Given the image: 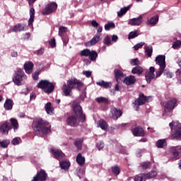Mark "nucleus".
<instances>
[{"instance_id": "f257e3e1", "label": "nucleus", "mask_w": 181, "mask_h": 181, "mask_svg": "<svg viewBox=\"0 0 181 181\" xmlns=\"http://www.w3.org/2000/svg\"><path fill=\"white\" fill-rule=\"evenodd\" d=\"M33 128L35 133V135H39L40 134V131L45 135H47V134H50L52 126L49 122L44 121L42 119H37L33 121Z\"/></svg>"}, {"instance_id": "f03ea898", "label": "nucleus", "mask_w": 181, "mask_h": 181, "mask_svg": "<svg viewBox=\"0 0 181 181\" xmlns=\"http://www.w3.org/2000/svg\"><path fill=\"white\" fill-rule=\"evenodd\" d=\"M83 87V83L77 80L76 78H71L67 81V84H64L62 87V91L64 95L66 97H70L71 95V90L73 88H77L80 91V88Z\"/></svg>"}, {"instance_id": "7ed1b4c3", "label": "nucleus", "mask_w": 181, "mask_h": 181, "mask_svg": "<svg viewBox=\"0 0 181 181\" xmlns=\"http://www.w3.org/2000/svg\"><path fill=\"white\" fill-rule=\"evenodd\" d=\"M37 88H40L44 93L51 94L54 91V83L49 81L48 80H41L37 84Z\"/></svg>"}, {"instance_id": "20e7f679", "label": "nucleus", "mask_w": 181, "mask_h": 181, "mask_svg": "<svg viewBox=\"0 0 181 181\" xmlns=\"http://www.w3.org/2000/svg\"><path fill=\"white\" fill-rule=\"evenodd\" d=\"M171 129H175V132L172 133V138L173 139H181V124L177 122H173L169 124Z\"/></svg>"}, {"instance_id": "39448f33", "label": "nucleus", "mask_w": 181, "mask_h": 181, "mask_svg": "<svg viewBox=\"0 0 181 181\" xmlns=\"http://www.w3.org/2000/svg\"><path fill=\"white\" fill-rule=\"evenodd\" d=\"M27 77L21 69H18L16 71L14 77L13 78V81L16 86H22Z\"/></svg>"}, {"instance_id": "423d86ee", "label": "nucleus", "mask_w": 181, "mask_h": 181, "mask_svg": "<svg viewBox=\"0 0 181 181\" xmlns=\"http://www.w3.org/2000/svg\"><path fill=\"white\" fill-rule=\"evenodd\" d=\"M177 100L176 98H171L164 106L165 113L163 115H171L172 110L176 107Z\"/></svg>"}, {"instance_id": "0eeeda50", "label": "nucleus", "mask_w": 181, "mask_h": 181, "mask_svg": "<svg viewBox=\"0 0 181 181\" xmlns=\"http://www.w3.org/2000/svg\"><path fill=\"white\" fill-rule=\"evenodd\" d=\"M149 100H151V97L146 98L144 93H141L139 98H137L133 103L134 110H136V111H139V105H144V104H145L146 101H149Z\"/></svg>"}, {"instance_id": "6e6552de", "label": "nucleus", "mask_w": 181, "mask_h": 181, "mask_svg": "<svg viewBox=\"0 0 181 181\" xmlns=\"http://www.w3.org/2000/svg\"><path fill=\"white\" fill-rule=\"evenodd\" d=\"M73 111L76 117H79L81 121L83 122L84 119H86V116L83 114V110H81V106L77 103V101H74L72 105Z\"/></svg>"}, {"instance_id": "1a4fd4ad", "label": "nucleus", "mask_w": 181, "mask_h": 181, "mask_svg": "<svg viewBox=\"0 0 181 181\" xmlns=\"http://www.w3.org/2000/svg\"><path fill=\"white\" fill-rule=\"evenodd\" d=\"M81 55L85 57H89L92 62H95L97 57H98V54L95 51H90L88 49H85L81 52Z\"/></svg>"}, {"instance_id": "9d476101", "label": "nucleus", "mask_w": 181, "mask_h": 181, "mask_svg": "<svg viewBox=\"0 0 181 181\" xmlns=\"http://www.w3.org/2000/svg\"><path fill=\"white\" fill-rule=\"evenodd\" d=\"M57 9V4L54 3V2H51L49 4H48L46 7L45 9H44L42 11V14L43 15H49L50 13H52V12H54V11H56Z\"/></svg>"}, {"instance_id": "9b49d317", "label": "nucleus", "mask_w": 181, "mask_h": 181, "mask_svg": "<svg viewBox=\"0 0 181 181\" xmlns=\"http://www.w3.org/2000/svg\"><path fill=\"white\" fill-rule=\"evenodd\" d=\"M12 129V126L8 122H4L0 126V132L2 135H8L9 134V130Z\"/></svg>"}, {"instance_id": "f8f14e48", "label": "nucleus", "mask_w": 181, "mask_h": 181, "mask_svg": "<svg viewBox=\"0 0 181 181\" xmlns=\"http://www.w3.org/2000/svg\"><path fill=\"white\" fill-rule=\"evenodd\" d=\"M28 25L25 23H18L13 27L12 29L8 30V33H11V32H22L23 30H27Z\"/></svg>"}, {"instance_id": "ddd939ff", "label": "nucleus", "mask_w": 181, "mask_h": 181, "mask_svg": "<svg viewBox=\"0 0 181 181\" xmlns=\"http://www.w3.org/2000/svg\"><path fill=\"white\" fill-rule=\"evenodd\" d=\"M122 115V112L119 109H117L115 107H113L110 110V118H112L113 119L117 120Z\"/></svg>"}, {"instance_id": "4468645a", "label": "nucleus", "mask_w": 181, "mask_h": 181, "mask_svg": "<svg viewBox=\"0 0 181 181\" xmlns=\"http://www.w3.org/2000/svg\"><path fill=\"white\" fill-rule=\"evenodd\" d=\"M101 40V34H97L95 35L90 41L86 42L85 45L86 47H91V46H94V45H97L98 42Z\"/></svg>"}, {"instance_id": "2eb2a0df", "label": "nucleus", "mask_w": 181, "mask_h": 181, "mask_svg": "<svg viewBox=\"0 0 181 181\" xmlns=\"http://www.w3.org/2000/svg\"><path fill=\"white\" fill-rule=\"evenodd\" d=\"M155 67L151 66L149 71L146 73L145 77L147 83H151L155 78Z\"/></svg>"}, {"instance_id": "dca6fc26", "label": "nucleus", "mask_w": 181, "mask_h": 181, "mask_svg": "<svg viewBox=\"0 0 181 181\" xmlns=\"http://www.w3.org/2000/svg\"><path fill=\"white\" fill-rule=\"evenodd\" d=\"M77 118H80V117L69 116L66 119V124L70 127H77L78 125V119Z\"/></svg>"}, {"instance_id": "f3484780", "label": "nucleus", "mask_w": 181, "mask_h": 181, "mask_svg": "<svg viewBox=\"0 0 181 181\" xmlns=\"http://www.w3.org/2000/svg\"><path fill=\"white\" fill-rule=\"evenodd\" d=\"M165 59L166 57L165 55H158L156 58V64L160 66V67L165 69V67H166V62H165Z\"/></svg>"}, {"instance_id": "a211bd4d", "label": "nucleus", "mask_w": 181, "mask_h": 181, "mask_svg": "<svg viewBox=\"0 0 181 181\" xmlns=\"http://www.w3.org/2000/svg\"><path fill=\"white\" fill-rule=\"evenodd\" d=\"M142 23V16L134 18L129 20L128 24L131 26H139Z\"/></svg>"}, {"instance_id": "6ab92c4d", "label": "nucleus", "mask_w": 181, "mask_h": 181, "mask_svg": "<svg viewBox=\"0 0 181 181\" xmlns=\"http://www.w3.org/2000/svg\"><path fill=\"white\" fill-rule=\"evenodd\" d=\"M46 177H47L46 173L43 170H41L36 176L33 177L32 181H45L46 180Z\"/></svg>"}, {"instance_id": "aec40b11", "label": "nucleus", "mask_w": 181, "mask_h": 181, "mask_svg": "<svg viewBox=\"0 0 181 181\" xmlns=\"http://www.w3.org/2000/svg\"><path fill=\"white\" fill-rule=\"evenodd\" d=\"M136 81V78L132 75L129 76L124 79V83L126 84V86H132L133 84H135Z\"/></svg>"}, {"instance_id": "412c9836", "label": "nucleus", "mask_w": 181, "mask_h": 181, "mask_svg": "<svg viewBox=\"0 0 181 181\" xmlns=\"http://www.w3.org/2000/svg\"><path fill=\"white\" fill-rule=\"evenodd\" d=\"M132 134L134 136H144L145 132H144V129L141 127H135L132 129Z\"/></svg>"}, {"instance_id": "4be33fe9", "label": "nucleus", "mask_w": 181, "mask_h": 181, "mask_svg": "<svg viewBox=\"0 0 181 181\" xmlns=\"http://www.w3.org/2000/svg\"><path fill=\"white\" fill-rule=\"evenodd\" d=\"M50 153H52V155H54L56 159H60L63 158V156H64V153H63L62 151L57 150L56 148H51Z\"/></svg>"}, {"instance_id": "5701e85b", "label": "nucleus", "mask_w": 181, "mask_h": 181, "mask_svg": "<svg viewBox=\"0 0 181 181\" xmlns=\"http://www.w3.org/2000/svg\"><path fill=\"white\" fill-rule=\"evenodd\" d=\"M24 69L25 71V73L28 74H30L33 70V63L32 62H26L24 64Z\"/></svg>"}, {"instance_id": "b1692460", "label": "nucleus", "mask_w": 181, "mask_h": 181, "mask_svg": "<svg viewBox=\"0 0 181 181\" xmlns=\"http://www.w3.org/2000/svg\"><path fill=\"white\" fill-rule=\"evenodd\" d=\"M115 75L117 83H119V81H121V80L124 77V74L118 69H115Z\"/></svg>"}, {"instance_id": "393cba45", "label": "nucleus", "mask_w": 181, "mask_h": 181, "mask_svg": "<svg viewBox=\"0 0 181 181\" xmlns=\"http://www.w3.org/2000/svg\"><path fill=\"white\" fill-rule=\"evenodd\" d=\"M4 107L6 111H10L13 107V102L11 99H7L4 103Z\"/></svg>"}, {"instance_id": "a878e982", "label": "nucleus", "mask_w": 181, "mask_h": 181, "mask_svg": "<svg viewBox=\"0 0 181 181\" xmlns=\"http://www.w3.org/2000/svg\"><path fill=\"white\" fill-rule=\"evenodd\" d=\"M132 74H138V76H141L144 73V68L137 66L132 69Z\"/></svg>"}, {"instance_id": "bb28decb", "label": "nucleus", "mask_w": 181, "mask_h": 181, "mask_svg": "<svg viewBox=\"0 0 181 181\" xmlns=\"http://www.w3.org/2000/svg\"><path fill=\"white\" fill-rule=\"evenodd\" d=\"M98 126L103 131L107 130V128H108V125L107 124V122L104 121V119L99 120V122H98Z\"/></svg>"}, {"instance_id": "cd10ccee", "label": "nucleus", "mask_w": 181, "mask_h": 181, "mask_svg": "<svg viewBox=\"0 0 181 181\" xmlns=\"http://www.w3.org/2000/svg\"><path fill=\"white\" fill-rule=\"evenodd\" d=\"M35 19V8H31L30 9V18L28 20V25H32Z\"/></svg>"}, {"instance_id": "c85d7f7f", "label": "nucleus", "mask_w": 181, "mask_h": 181, "mask_svg": "<svg viewBox=\"0 0 181 181\" xmlns=\"http://www.w3.org/2000/svg\"><path fill=\"white\" fill-rule=\"evenodd\" d=\"M128 11H129V6L122 8L119 11L117 12V16H119V18L124 16V15H125L126 12H128Z\"/></svg>"}, {"instance_id": "c756f323", "label": "nucleus", "mask_w": 181, "mask_h": 181, "mask_svg": "<svg viewBox=\"0 0 181 181\" xmlns=\"http://www.w3.org/2000/svg\"><path fill=\"white\" fill-rule=\"evenodd\" d=\"M157 148H166L167 144L165 139H160L156 144Z\"/></svg>"}, {"instance_id": "7c9ffc66", "label": "nucleus", "mask_w": 181, "mask_h": 181, "mask_svg": "<svg viewBox=\"0 0 181 181\" xmlns=\"http://www.w3.org/2000/svg\"><path fill=\"white\" fill-rule=\"evenodd\" d=\"M76 162L79 165H84L86 163V158L81 156V153H78L77 157H76Z\"/></svg>"}, {"instance_id": "2f4dec72", "label": "nucleus", "mask_w": 181, "mask_h": 181, "mask_svg": "<svg viewBox=\"0 0 181 181\" xmlns=\"http://www.w3.org/2000/svg\"><path fill=\"white\" fill-rule=\"evenodd\" d=\"M96 84L98 86H100V87H104V88H109L110 87H111V83L105 82L104 81L97 82Z\"/></svg>"}, {"instance_id": "473e14b6", "label": "nucleus", "mask_w": 181, "mask_h": 181, "mask_svg": "<svg viewBox=\"0 0 181 181\" xmlns=\"http://www.w3.org/2000/svg\"><path fill=\"white\" fill-rule=\"evenodd\" d=\"M157 175L156 171L152 170L147 174H144V176H146V179H153V177H156Z\"/></svg>"}, {"instance_id": "72a5a7b5", "label": "nucleus", "mask_w": 181, "mask_h": 181, "mask_svg": "<svg viewBox=\"0 0 181 181\" xmlns=\"http://www.w3.org/2000/svg\"><path fill=\"white\" fill-rule=\"evenodd\" d=\"M45 110L47 114H49V115L53 114V111L54 110V109H53V107H52V103L50 102L47 103L45 105Z\"/></svg>"}, {"instance_id": "f704fd0d", "label": "nucleus", "mask_w": 181, "mask_h": 181, "mask_svg": "<svg viewBox=\"0 0 181 181\" xmlns=\"http://www.w3.org/2000/svg\"><path fill=\"white\" fill-rule=\"evenodd\" d=\"M60 166H61L62 169H64V170H67L70 168V162L62 161L60 163Z\"/></svg>"}, {"instance_id": "c9c22d12", "label": "nucleus", "mask_w": 181, "mask_h": 181, "mask_svg": "<svg viewBox=\"0 0 181 181\" xmlns=\"http://www.w3.org/2000/svg\"><path fill=\"white\" fill-rule=\"evenodd\" d=\"M10 122L13 125L14 131H16V129H18V128H19V124H18V120L17 119H16L14 118H11L10 119Z\"/></svg>"}, {"instance_id": "e433bc0d", "label": "nucleus", "mask_w": 181, "mask_h": 181, "mask_svg": "<svg viewBox=\"0 0 181 181\" xmlns=\"http://www.w3.org/2000/svg\"><path fill=\"white\" fill-rule=\"evenodd\" d=\"M139 35V33H138V30L132 31L129 34L128 39L129 40L134 39V37H138Z\"/></svg>"}, {"instance_id": "4c0bfd02", "label": "nucleus", "mask_w": 181, "mask_h": 181, "mask_svg": "<svg viewBox=\"0 0 181 181\" xmlns=\"http://www.w3.org/2000/svg\"><path fill=\"white\" fill-rule=\"evenodd\" d=\"M135 181H145L146 180V175L145 174H139L136 176Z\"/></svg>"}, {"instance_id": "58836bf2", "label": "nucleus", "mask_w": 181, "mask_h": 181, "mask_svg": "<svg viewBox=\"0 0 181 181\" xmlns=\"http://www.w3.org/2000/svg\"><path fill=\"white\" fill-rule=\"evenodd\" d=\"M145 49H146V55L148 57H151V56H152V52H153L152 46H146Z\"/></svg>"}, {"instance_id": "ea45409f", "label": "nucleus", "mask_w": 181, "mask_h": 181, "mask_svg": "<svg viewBox=\"0 0 181 181\" xmlns=\"http://www.w3.org/2000/svg\"><path fill=\"white\" fill-rule=\"evenodd\" d=\"M159 18L158 16H153L151 19L148 21L150 25H156L157 22H158Z\"/></svg>"}, {"instance_id": "a19ab883", "label": "nucleus", "mask_w": 181, "mask_h": 181, "mask_svg": "<svg viewBox=\"0 0 181 181\" xmlns=\"http://www.w3.org/2000/svg\"><path fill=\"white\" fill-rule=\"evenodd\" d=\"M11 141L9 140H3L0 141V148H6L9 146Z\"/></svg>"}, {"instance_id": "79ce46f5", "label": "nucleus", "mask_w": 181, "mask_h": 181, "mask_svg": "<svg viewBox=\"0 0 181 181\" xmlns=\"http://www.w3.org/2000/svg\"><path fill=\"white\" fill-rule=\"evenodd\" d=\"M115 28V24L114 23H109L105 25V30H110V29H114Z\"/></svg>"}, {"instance_id": "37998d69", "label": "nucleus", "mask_w": 181, "mask_h": 181, "mask_svg": "<svg viewBox=\"0 0 181 181\" xmlns=\"http://www.w3.org/2000/svg\"><path fill=\"white\" fill-rule=\"evenodd\" d=\"M173 49H180L181 47V41L177 40L173 43Z\"/></svg>"}, {"instance_id": "c03bdc74", "label": "nucleus", "mask_w": 181, "mask_h": 181, "mask_svg": "<svg viewBox=\"0 0 181 181\" xmlns=\"http://www.w3.org/2000/svg\"><path fill=\"white\" fill-rule=\"evenodd\" d=\"M66 32H67V28L64 26L59 27V36H63V33H66Z\"/></svg>"}, {"instance_id": "a18cd8bd", "label": "nucleus", "mask_w": 181, "mask_h": 181, "mask_svg": "<svg viewBox=\"0 0 181 181\" xmlns=\"http://www.w3.org/2000/svg\"><path fill=\"white\" fill-rule=\"evenodd\" d=\"M96 101H97V103H108V100H107V98H105L104 97L97 98Z\"/></svg>"}, {"instance_id": "49530a36", "label": "nucleus", "mask_w": 181, "mask_h": 181, "mask_svg": "<svg viewBox=\"0 0 181 181\" xmlns=\"http://www.w3.org/2000/svg\"><path fill=\"white\" fill-rule=\"evenodd\" d=\"M112 172L114 175H119V167L115 165L112 168Z\"/></svg>"}, {"instance_id": "de8ad7c7", "label": "nucleus", "mask_w": 181, "mask_h": 181, "mask_svg": "<svg viewBox=\"0 0 181 181\" xmlns=\"http://www.w3.org/2000/svg\"><path fill=\"white\" fill-rule=\"evenodd\" d=\"M130 63L132 66H139V64H141V62H139V60L138 59V58L132 59L130 61Z\"/></svg>"}, {"instance_id": "09e8293b", "label": "nucleus", "mask_w": 181, "mask_h": 181, "mask_svg": "<svg viewBox=\"0 0 181 181\" xmlns=\"http://www.w3.org/2000/svg\"><path fill=\"white\" fill-rule=\"evenodd\" d=\"M163 71H165V68L160 67L159 70L156 71V78H158V77H160Z\"/></svg>"}, {"instance_id": "8fccbe9b", "label": "nucleus", "mask_w": 181, "mask_h": 181, "mask_svg": "<svg viewBox=\"0 0 181 181\" xmlns=\"http://www.w3.org/2000/svg\"><path fill=\"white\" fill-rule=\"evenodd\" d=\"M144 45H145V42H140V43H138L136 44V45H134L133 47V49L134 50H138L139 49H141V47H142V46H144Z\"/></svg>"}, {"instance_id": "3c124183", "label": "nucleus", "mask_w": 181, "mask_h": 181, "mask_svg": "<svg viewBox=\"0 0 181 181\" xmlns=\"http://www.w3.org/2000/svg\"><path fill=\"white\" fill-rule=\"evenodd\" d=\"M151 166V163L150 162H144L141 163V168L142 169H148Z\"/></svg>"}, {"instance_id": "603ef678", "label": "nucleus", "mask_w": 181, "mask_h": 181, "mask_svg": "<svg viewBox=\"0 0 181 181\" xmlns=\"http://www.w3.org/2000/svg\"><path fill=\"white\" fill-rule=\"evenodd\" d=\"M104 43L105 45H111V38L108 35H107L104 39Z\"/></svg>"}, {"instance_id": "864d4df0", "label": "nucleus", "mask_w": 181, "mask_h": 181, "mask_svg": "<svg viewBox=\"0 0 181 181\" xmlns=\"http://www.w3.org/2000/svg\"><path fill=\"white\" fill-rule=\"evenodd\" d=\"M98 149L100 151L104 148V143L103 141H98L96 144Z\"/></svg>"}, {"instance_id": "5fc2aeb1", "label": "nucleus", "mask_w": 181, "mask_h": 181, "mask_svg": "<svg viewBox=\"0 0 181 181\" xmlns=\"http://www.w3.org/2000/svg\"><path fill=\"white\" fill-rule=\"evenodd\" d=\"M82 142H83V141H81V140H76L75 141V145L78 148V149H81V144H82Z\"/></svg>"}, {"instance_id": "6e6d98bb", "label": "nucleus", "mask_w": 181, "mask_h": 181, "mask_svg": "<svg viewBox=\"0 0 181 181\" xmlns=\"http://www.w3.org/2000/svg\"><path fill=\"white\" fill-rule=\"evenodd\" d=\"M51 47H54L56 46V40L54 38L51 39L49 42Z\"/></svg>"}, {"instance_id": "4d7b16f0", "label": "nucleus", "mask_w": 181, "mask_h": 181, "mask_svg": "<svg viewBox=\"0 0 181 181\" xmlns=\"http://www.w3.org/2000/svg\"><path fill=\"white\" fill-rule=\"evenodd\" d=\"M19 138H14L12 141L11 144H13V145H19Z\"/></svg>"}, {"instance_id": "13d9d810", "label": "nucleus", "mask_w": 181, "mask_h": 181, "mask_svg": "<svg viewBox=\"0 0 181 181\" xmlns=\"http://www.w3.org/2000/svg\"><path fill=\"white\" fill-rule=\"evenodd\" d=\"M165 75L166 76L167 78H172V77H173V74L169 71H167L165 73Z\"/></svg>"}, {"instance_id": "bf43d9fd", "label": "nucleus", "mask_w": 181, "mask_h": 181, "mask_svg": "<svg viewBox=\"0 0 181 181\" xmlns=\"http://www.w3.org/2000/svg\"><path fill=\"white\" fill-rule=\"evenodd\" d=\"M83 76H86V77H90L91 76V71H85L83 72Z\"/></svg>"}, {"instance_id": "052dcab7", "label": "nucleus", "mask_w": 181, "mask_h": 181, "mask_svg": "<svg viewBox=\"0 0 181 181\" xmlns=\"http://www.w3.org/2000/svg\"><path fill=\"white\" fill-rule=\"evenodd\" d=\"M91 25H92V26H93V28H98V23H97V21H95V20H93L91 21Z\"/></svg>"}, {"instance_id": "680f3d73", "label": "nucleus", "mask_w": 181, "mask_h": 181, "mask_svg": "<svg viewBox=\"0 0 181 181\" xmlns=\"http://www.w3.org/2000/svg\"><path fill=\"white\" fill-rule=\"evenodd\" d=\"M33 78L35 80H37V78H39V72H35L33 75Z\"/></svg>"}, {"instance_id": "e2e57ef3", "label": "nucleus", "mask_w": 181, "mask_h": 181, "mask_svg": "<svg viewBox=\"0 0 181 181\" xmlns=\"http://www.w3.org/2000/svg\"><path fill=\"white\" fill-rule=\"evenodd\" d=\"M43 53H45V49L42 48L38 49V51L37 52V54L39 55H42V54H43Z\"/></svg>"}, {"instance_id": "0e129e2a", "label": "nucleus", "mask_w": 181, "mask_h": 181, "mask_svg": "<svg viewBox=\"0 0 181 181\" xmlns=\"http://www.w3.org/2000/svg\"><path fill=\"white\" fill-rule=\"evenodd\" d=\"M112 42H117V40H118V36H117L116 35H113L112 37Z\"/></svg>"}, {"instance_id": "69168bd1", "label": "nucleus", "mask_w": 181, "mask_h": 181, "mask_svg": "<svg viewBox=\"0 0 181 181\" xmlns=\"http://www.w3.org/2000/svg\"><path fill=\"white\" fill-rule=\"evenodd\" d=\"M11 56H12V57H18V52H13L11 53Z\"/></svg>"}, {"instance_id": "338daca9", "label": "nucleus", "mask_w": 181, "mask_h": 181, "mask_svg": "<svg viewBox=\"0 0 181 181\" xmlns=\"http://www.w3.org/2000/svg\"><path fill=\"white\" fill-rule=\"evenodd\" d=\"M97 32H98V33H101V32H103V28L98 27Z\"/></svg>"}, {"instance_id": "774afa93", "label": "nucleus", "mask_w": 181, "mask_h": 181, "mask_svg": "<svg viewBox=\"0 0 181 181\" xmlns=\"http://www.w3.org/2000/svg\"><path fill=\"white\" fill-rule=\"evenodd\" d=\"M178 65L180 66V67H181V58L178 59Z\"/></svg>"}]
</instances>
